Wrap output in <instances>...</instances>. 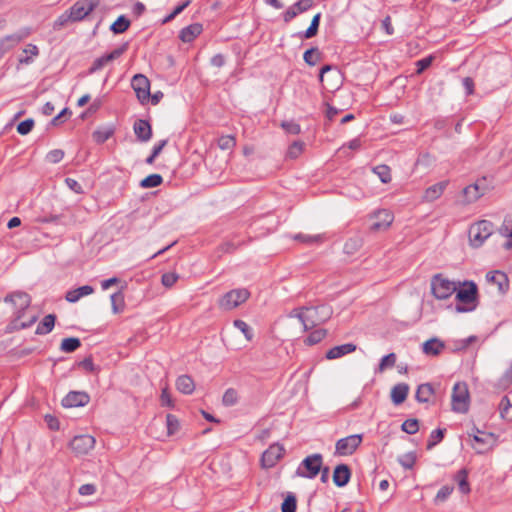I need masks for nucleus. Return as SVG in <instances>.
Returning a JSON list of instances; mask_svg holds the SVG:
<instances>
[{
	"mask_svg": "<svg viewBox=\"0 0 512 512\" xmlns=\"http://www.w3.org/2000/svg\"><path fill=\"white\" fill-rule=\"evenodd\" d=\"M167 434L169 436L175 435L180 429V422L173 414L166 415Z\"/></svg>",
	"mask_w": 512,
	"mask_h": 512,
	"instance_id": "obj_49",
	"label": "nucleus"
},
{
	"mask_svg": "<svg viewBox=\"0 0 512 512\" xmlns=\"http://www.w3.org/2000/svg\"><path fill=\"white\" fill-rule=\"evenodd\" d=\"M281 127L288 134L298 135L301 132L300 125L298 123H296L295 121H282Z\"/></svg>",
	"mask_w": 512,
	"mask_h": 512,
	"instance_id": "obj_59",
	"label": "nucleus"
},
{
	"mask_svg": "<svg viewBox=\"0 0 512 512\" xmlns=\"http://www.w3.org/2000/svg\"><path fill=\"white\" fill-rule=\"evenodd\" d=\"M446 429L445 428H437L433 430L429 436L428 442H427V449L431 450L433 447H435L438 443H440L445 436Z\"/></svg>",
	"mask_w": 512,
	"mask_h": 512,
	"instance_id": "obj_40",
	"label": "nucleus"
},
{
	"mask_svg": "<svg viewBox=\"0 0 512 512\" xmlns=\"http://www.w3.org/2000/svg\"><path fill=\"white\" fill-rule=\"evenodd\" d=\"M129 43L125 42L118 48L114 49L112 52L105 54L99 58H96L91 67L89 68V74H93L99 70H101L107 63L118 59L121 55H123L128 49Z\"/></svg>",
	"mask_w": 512,
	"mask_h": 512,
	"instance_id": "obj_12",
	"label": "nucleus"
},
{
	"mask_svg": "<svg viewBox=\"0 0 512 512\" xmlns=\"http://www.w3.org/2000/svg\"><path fill=\"white\" fill-rule=\"evenodd\" d=\"M163 183V177L160 174H150L140 181L141 188H154Z\"/></svg>",
	"mask_w": 512,
	"mask_h": 512,
	"instance_id": "obj_39",
	"label": "nucleus"
},
{
	"mask_svg": "<svg viewBox=\"0 0 512 512\" xmlns=\"http://www.w3.org/2000/svg\"><path fill=\"white\" fill-rule=\"evenodd\" d=\"M434 394V388L430 383L420 384L416 390L415 398L419 403H427Z\"/></svg>",
	"mask_w": 512,
	"mask_h": 512,
	"instance_id": "obj_31",
	"label": "nucleus"
},
{
	"mask_svg": "<svg viewBox=\"0 0 512 512\" xmlns=\"http://www.w3.org/2000/svg\"><path fill=\"white\" fill-rule=\"evenodd\" d=\"M458 288V281H450L441 273L435 274L431 278V292L439 300L448 299Z\"/></svg>",
	"mask_w": 512,
	"mask_h": 512,
	"instance_id": "obj_3",
	"label": "nucleus"
},
{
	"mask_svg": "<svg viewBox=\"0 0 512 512\" xmlns=\"http://www.w3.org/2000/svg\"><path fill=\"white\" fill-rule=\"evenodd\" d=\"M486 279L488 282H491L497 285L499 291L501 293H505L509 289V279L508 276L499 270L488 272L486 275Z\"/></svg>",
	"mask_w": 512,
	"mask_h": 512,
	"instance_id": "obj_21",
	"label": "nucleus"
},
{
	"mask_svg": "<svg viewBox=\"0 0 512 512\" xmlns=\"http://www.w3.org/2000/svg\"><path fill=\"white\" fill-rule=\"evenodd\" d=\"M178 278H179V276L176 273H173V272L164 273L161 277V283L165 287L171 288L176 283Z\"/></svg>",
	"mask_w": 512,
	"mask_h": 512,
	"instance_id": "obj_62",
	"label": "nucleus"
},
{
	"mask_svg": "<svg viewBox=\"0 0 512 512\" xmlns=\"http://www.w3.org/2000/svg\"><path fill=\"white\" fill-rule=\"evenodd\" d=\"M327 335L326 329H317L312 331L304 340L306 345L312 346L321 342Z\"/></svg>",
	"mask_w": 512,
	"mask_h": 512,
	"instance_id": "obj_44",
	"label": "nucleus"
},
{
	"mask_svg": "<svg viewBox=\"0 0 512 512\" xmlns=\"http://www.w3.org/2000/svg\"><path fill=\"white\" fill-rule=\"evenodd\" d=\"M376 216L377 217L385 216V221L374 222L370 227V230L373 232L387 229L393 221V217H392L391 213L388 212L387 210L378 211Z\"/></svg>",
	"mask_w": 512,
	"mask_h": 512,
	"instance_id": "obj_33",
	"label": "nucleus"
},
{
	"mask_svg": "<svg viewBox=\"0 0 512 512\" xmlns=\"http://www.w3.org/2000/svg\"><path fill=\"white\" fill-rule=\"evenodd\" d=\"M64 155H65V153L63 150L54 149L47 153L46 160L50 163L56 164V163H59L63 159Z\"/></svg>",
	"mask_w": 512,
	"mask_h": 512,
	"instance_id": "obj_61",
	"label": "nucleus"
},
{
	"mask_svg": "<svg viewBox=\"0 0 512 512\" xmlns=\"http://www.w3.org/2000/svg\"><path fill=\"white\" fill-rule=\"evenodd\" d=\"M202 31L203 26L201 23L190 24L180 30L179 39L184 43H191Z\"/></svg>",
	"mask_w": 512,
	"mask_h": 512,
	"instance_id": "obj_22",
	"label": "nucleus"
},
{
	"mask_svg": "<svg viewBox=\"0 0 512 512\" xmlns=\"http://www.w3.org/2000/svg\"><path fill=\"white\" fill-rule=\"evenodd\" d=\"M130 20L125 15H120L110 26L114 34H122L130 27Z\"/></svg>",
	"mask_w": 512,
	"mask_h": 512,
	"instance_id": "obj_34",
	"label": "nucleus"
},
{
	"mask_svg": "<svg viewBox=\"0 0 512 512\" xmlns=\"http://www.w3.org/2000/svg\"><path fill=\"white\" fill-rule=\"evenodd\" d=\"M191 1L192 0H185L182 3L178 4L173 9V11L162 20V24H167L171 22L177 15L182 13L190 5Z\"/></svg>",
	"mask_w": 512,
	"mask_h": 512,
	"instance_id": "obj_50",
	"label": "nucleus"
},
{
	"mask_svg": "<svg viewBox=\"0 0 512 512\" xmlns=\"http://www.w3.org/2000/svg\"><path fill=\"white\" fill-rule=\"evenodd\" d=\"M68 22H72V18L67 10L56 19L54 22V29H59L65 26Z\"/></svg>",
	"mask_w": 512,
	"mask_h": 512,
	"instance_id": "obj_64",
	"label": "nucleus"
},
{
	"mask_svg": "<svg viewBox=\"0 0 512 512\" xmlns=\"http://www.w3.org/2000/svg\"><path fill=\"white\" fill-rule=\"evenodd\" d=\"M81 346V341L77 337L64 338L61 342L60 349L65 353H72Z\"/></svg>",
	"mask_w": 512,
	"mask_h": 512,
	"instance_id": "obj_37",
	"label": "nucleus"
},
{
	"mask_svg": "<svg viewBox=\"0 0 512 512\" xmlns=\"http://www.w3.org/2000/svg\"><path fill=\"white\" fill-rule=\"evenodd\" d=\"M249 297L250 292L246 288L233 289L221 297L219 306L223 310H232L246 302Z\"/></svg>",
	"mask_w": 512,
	"mask_h": 512,
	"instance_id": "obj_8",
	"label": "nucleus"
},
{
	"mask_svg": "<svg viewBox=\"0 0 512 512\" xmlns=\"http://www.w3.org/2000/svg\"><path fill=\"white\" fill-rule=\"evenodd\" d=\"M356 348H357L356 345L353 343H345L342 345H338V346H335V347L329 349L326 352L325 357L328 360L338 359L347 354L354 352L356 350Z\"/></svg>",
	"mask_w": 512,
	"mask_h": 512,
	"instance_id": "obj_24",
	"label": "nucleus"
},
{
	"mask_svg": "<svg viewBox=\"0 0 512 512\" xmlns=\"http://www.w3.org/2000/svg\"><path fill=\"white\" fill-rule=\"evenodd\" d=\"M113 134L114 130L112 128H102L95 130L92 136L96 143L102 144L106 142Z\"/></svg>",
	"mask_w": 512,
	"mask_h": 512,
	"instance_id": "obj_46",
	"label": "nucleus"
},
{
	"mask_svg": "<svg viewBox=\"0 0 512 512\" xmlns=\"http://www.w3.org/2000/svg\"><path fill=\"white\" fill-rule=\"evenodd\" d=\"M352 471L347 464H338L333 471V482L337 487L346 486L351 479Z\"/></svg>",
	"mask_w": 512,
	"mask_h": 512,
	"instance_id": "obj_20",
	"label": "nucleus"
},
{
	"mask_svg": "<svg viewBox=\"0 0 512 512\" xmlns=\"http://www.w3.org/2000/svg\"><path fill=\"white\" fill-rule=\"evenodd\" d=\"M432 61H433L432 56H428V57L418 60L416 62V67H417L416 73L421 74L424 70H426L427 68H429L431 66Z\"/></svg>",
	"mask_w": 512,
	"mask_h": 512,
	"instance_id": "obj_63",
	"label": "nucleus"
},
{
	"mask_svg": "<svg viewBox=\"0 0 512 512\" xmlns=\"http://www.w3.org/2000/svg\"><path fill=\"white\" fill-rule=\"evenodd\" d=\"M3 301L13 305L14 321H19L24 316L25 311L29 308L31 304V297L24 291H15L7 294Z\"/></svg>",
	"mask_w": 512,
	"mask_h": 512,
	"instance_id": "obj_7",
	"label": "nucleus"
},
{
	"mask_svg": "<svg viewBox=\"0 0 512 512\" xmlns=\"http://www.w3.org/2000/svg\"><path fill=\"white\" fill-rule=\"evenodd\" d=\"M238 402V393L235 389L229 388L225 391L222 397V403L224 406H233Z\"/></svg>",
	"mask_w": 512,
	"mask_h": 512,
	"instance_id": "obj_53",
	"label": "nucleus"
},
{
	"mask_svg": "<svg viewBox=\"0 0 512 512\" xmlns=\"http://www.w3.org/2000/svg\"><path fill=\"white\" fill-rule=\"evenodd\" d=\"M236 145V140L232 135H223L218 139V146L222 150L232 149Z\"/></svg>",
	"mask_w": 512,
	"mask_h": 512,
	"instance_id": "obj_55",
	"label": "nucleus"
},
{
	"mask_svg": "<svg viewBox=\"0 0 512 512\" xmlns=\"http://www.w3.org/2000/svg\"><path fill=\"white\" fill-rule=\"evenodd\" d=\"M445 348V344L438 338H431L422 345L423 353L426 355L437 356Z\"/></svg>",
	"mask_w": 512,
	"mask_h": 512,
	"instance_id": "obj_25",
	"label": "nucleus"
},
{
	"mask_svg": "<svg viewBox=\"0 0 512 512\" xmlns=\"http://www.w3.org/2000/svg\"><path fill=\"white\" fill-rule=\"evenodd\" d=\"M176 387L183 394H191L195 390L193 379L189 375H181L177 378Z\"/></svg>",
	"mask_w": 512,
	"mask_h": 512,
	"instance_id": "obj_30",
	"label": "nucleus"
},
{
	"mask_svg": "<svg viewBox=\"0 0 512 512\" xmlns=\"http://www.w3.org/2000/svg\"><path fill=\"white\" fill-rule=\"evenodd\" d=\"M409 392V385L406 383H398L391 390V400L394 405L402 404Z\"/></svg>",
	"mask_w": 512,
	"mask_h": 512,
	"instance_id": "obj_26",
	"label": "nucleus"
},
{
	"mask_svg": "<svg viewBox=\"0 0 512 512\" xmlns=\"http://www.w3.org/2000/svg\"><path fill=\"white\" fill-rule=\"evenodd\" d=\"M361 434H353L339 439L335 445V455L347 456L352 455L362 443Z\"/></svg>",
	"mask_w": 512,
	"mask_h": 512,
	"instance_id": "obj_10",
	"label": "nucleus"
},
{
	"mask_svg": "<svg viewBox=\"0 0 512 512\" xmlns=\"http://www.w3.org/2000/svg\"><path fill=\"white\" fill-rule=\"evenodd\" d=\"M469 404L470 394L467 384L465 382L455 383L451 395L452 410L456 413H467Z\"/></svg>",
	"mask_w": 512,
	"mask_h": 512,
	"instance_id": "obj_5",
	"label": "nucleus"
},
{
	"mask_svg": "<svg viewBox=\"0 0 512 512\" xmlns=\"http://www.w3.org/2000/svg\"><path fill=\"white\" fill-rule=\"evenodd\" d=\"M131 86L136 93L137 99L141 104L149 101L150 98V81L143 74H136L131 80Z\"/></svg>",
	"mask_w": 512,
	"mask_h": 512,
	"instance_id": "obj_11",
	"label": "nucleus"
},
{
	"mask_svg": "<svg viewBox=\"0 0 512 512\" xmlns=\"http://www.w3.org/2000/svg\"><path fill=\"white\" fill-rule=\"evenodd\" d=\"M373 172L380 178L382 183L387 184L391 182V169L388 165H377L373 168Z\"/></svg>",
	"mask_w": 512,
	"mask_h": 512,
	"instance_id": "obj_41",
	"label": "nucleus"
},
{
	"mask_svg": "<svg viewBox=\"0 0 512 512\" xmlns=\"http://www.w3.org/2000/svg\"><path fill=\"white\" fill-rule=\"evenodd\" d=\"M297 499L293 493H288L284 501L281 504L282 512H296Z\"/></svg>",
	"mask_w": 512,
	"mask_h": 512,
	"instance_id": "obj_47",
	"label": "nucleus"
},
{
	"mask_svg": "<svg viewBox=\"0 0 512 512\" xmlns=\"http://www.w3.org/2000/svg\"><path fill=\"white\" fill-rule=\"evenodd\" d=\"M484 182L485 178L482 180H477L474 184H471L463 189L466 202L473 203L485 194L487 187L484 185Z\"/></svg>",
	"mask_w": 512,
	"mask_h": 512,
	"instance_id": "obj_17",
	"label": "nucleus"
},
{
	"mask_svg": "<svg viewBox=\"0 0 512 512\" xmlns=\"http://www.w3.org/2000/svg\"><path fill=\"white\" fill-rule=\"evenodd\" d=\"M396 359L397 358H396V354L395 353H389V354L385 355L380 360V363H379V366H378L379 372H383L387 368L394 367V365L396 363Z\"/></svg>",
	"mask_w": 512,
	"mask_h": 512,
	"instance_id": "obj_54",
	"label": "nucleus"
},
{
	"mask_svg": "<svg viewBox=\"0 0 512 512\" xmlns=\"http://www.w3.org/2000/svg\"><path fill=\"white\" fill-rule=\"evenodd\" d=\"M113 313L122 312L125 307L124 294L121 290L113 293L110 297Z\"/></svg>",
	"mask_w": 512,
	"mask_h": 512,
	"instance_id": "obj_38",
	"label": "nucleus"
},
{
	"mask_svg": "<svg viewBox=\"0 0 512 512\" xmlns=\"http://www.w3.org/2000/svg\"><path fill=\"white\" fill-rule=\"evenodd\" d=\"M133 131L140 142H148L153 135L151 125L145 119H137L133 124Z\"/></svg>",
	"mask_w": 512,
	"mask_h": 512,
	"instance_id": "obj_19",
	"label": "nucleus"
},
{
	"mask_svg": "<svg viewBox=\"0 0 512 512\" xmlns=\"http://www.w3.org/2000/svg\"><path fill=\"white\" fill-rule=\"evenodd\" d=\"M417 460L415 452H408L398 458L399 464L406 470H410L414 467Z\"/></svg>",
	"mask_w": 512,
	"mask_h": 512,
	"instance_id": "obj_45",
	"label": "nucleus"
},
{
	"mask_svg": "<svg viewBox=\"0 0 512 512\" xmlns=\"http://www.w3.org/2000/svg\"><path fill=\"white\" fill-rule=\"evenodd\" d=\"M475 431L477 434L473 435V440L478 444V446H475L477 453H483L486 449V446L490 443V440L493 437L492 433H482L479 429L475 428Z\"/></svg>",
	"mask_w": 512,
	"mask_h": 512,
	"instance_id": "obj_32",
	"label": "nucleus"
},
{
	"mask_svg": "<svg viewBox=\"0 0 512 512\" xmlns=\"http://www.w3.org/2000/svg\"><path fill=\"white\" fill-rule=\"evenodd\" d=\"M500 415L503 419L512 420V405L510 399L507 396L502 397L499 404Z\"/></svg>",
	"mask_w": 512,
	"mask_h": 512,
	"instance_id": "obj_42",
	"label": "nucleus"
},
{
	"mask_svg": "<svg viewBox=\"0 0 512 512\" xmlns=\"http://www.w3.org/2000/svg\"><path fill=\"white\" fill-rule=\"evenodd\" d=\"M234 326L239 329L245 336L247 340H252L253 333L250 326L243 320L237 319L234 321Z\"/></svg>",
	"mask_w": 512,
	"mask_h": 512,
	"instance_id": "obj_56",
	"label": "nucleus"
},
{
	"mask_svg": "<svg viewBox=\"0 0 512 512\" xmlns=\"http://www.w3.org/2000/svg\"><path fill=\"white\" fill-rule=\"evenodd\" d=\"M304 317V330L308 331L315 326L326 322L332 316V308L327 305L306 307Z\"/></svg>",
	"mask_w": 512,
	"mask_h": 512,
	"instance_id": "obj_2",
	"label": "nucleus"
},
{
	"mask_svg": "<svg viewBox=\"0 0 512 512\" xmlns=\"http://www.w3.org/2000/svg\"><path fill=\"white\" fill-rule=\"evenodd\" d=\"M23 53H25V54H26V56L21 57V58L19 59V62H20L21 64H26V65H28V64L32 63V61H33L31 56H37V55L39 54V49H38V47H37L36 45H34V44H28V45L24 48Z\"/></svg>",
	"mask_w": 512,
	"mask_h": 512,
	"instance_id": "obj_48",
	"label": "nucleus"
},
{
	"mask_svg": "<svg viewBox=\"0 0 512 512\" xmlns=\"http://www.w3.org/2000/svg\"><path fill=\"white\" fill-rule=\"evenodd\" d=\"M56 315L48 314L46 315L42 321L38 324L35 333L38 335H46L50 333L55 325Z\"/></svg>",
	"mask_w": 512,
	"mask_h": 512,
	"instance_id": "obj_29",
	"label": "nucleus"
},
{
	"mask_svg": "<svg viewBox=\"0 0 512 512\" xmlns=\"http://www.w3.org/2000/svg\"><path fill=\"white\" fill-rule=\"evenodd\" d=\"M303 147H304L303 142L294 141L288 148L287 156L291 159L297 158L301 154Z\"/></svg>",
	"mask_w": 512,
	"mask_h": 512,
	"instance_id": "obj_58",
	"label": "nucleus"
},
{
	"mask_svg": "<svg viewBox=\"0 0 512 512\" xmlns=\"http://www.w3.org/2000/svg\"><path fill=\"white\" fill-rule=\"evenodd\" d=\"M323 465V456L315 453L305 457L296 470V475L302 478L314 479Z\"/></svg>",
	"mask_w": 512,
	"mask_h": 512,
	"instance_id": "obj_6",
	"label": "nucleus"
},
{
	"mask_svg": "<svg viewBox=\"0 0 512 512\" xmlns=\"http://www.w3.org/2000/svg\"><path fill=\"white\" fill-rule=\"evenodd\" d=\"M401 429L409 435L416 434L419 430V422L415 418L407 419L402 423Z\"/></svg>",
	"mask_w": 512,
	"mask_h": 512,
	"instance_id": "obj_52",
	"label": "nucleus"
},
{
	"mask_svg": "<svg viewBox=\"0 0 512 512\" xmlns=\"http://www.w3.org/2000/svg\"><path fill=\"white\" fill-rule=\"evenodd\" d=\"M100 4L99 0H78L68 10L72 22H78L87 17Z\"/></svg>",
	"mask_w": 512,
	"mask_h": 512,
	"instance_id": "obj_9",
	"label": "nucleus"
},
{
	"mask_svg": "<svg viewBox=\"0 0 512 512\" xmlns=\"http://www.w3.org/2000/svg\"><path fill=\"white\" fill-rule=\"evenodd\" d=\"M285 449L282 445L276 443L270 445L261 456V464L264 468H272L282 458Z\"/></svg>",
	"mask_w": 512,
	"mask_h": 512,
	"instance_id": "obj_14",
	"label": "nucleus"
},
{
	"mask_svg": "<svg viewBox=\"0 0 512 512\" xmlns=\"http://www.w3.org/2000/svg\"><path fill=\"white\" fill-rule=\"evenodd\" d=\"M453 486L444 485L442 486L436 494L434 499L435 503L444 502L448 499V497L453 492Z\"/></svg>",
	"mask_w": 512,
	"mask_h": 512,
	"instance_id": "obj_57",
	"label": "nucleus"
},
{
	"mask_svg": "<svg viewBox=\"0 0 512 512\" xmlns=\"http://www.w3.org/2000/svg\"><path fill=\"white\" fill-rule=\"evenodd\" d=\"M90 401L86 392L71 391L63 399L62 405L66 408L83 407Z\"/></svg>",
	"mask_w": 512,
	"mask_h": 512,
	"instance_id": "obj_16",
	"label": "nucleus"
},
{
	"mask_svg": "<svg viewBox=\"0 0 512 512\" xmlns=\"http://www.w3.org/2000/svg\"><path fill=\"white\" fill-rule=\"evenodd\" d=\"M321 20V13H317L311 20L310 26L302 32L296 34L301 39H310L317 35Z\"/></svg>",
	"mask_w": 512,
	"mask_h": 512,
	"instance_id": "obj_27",
	"label": "nucleus"
},
{
	"mask_svg": "<svg viewBox=\"0 0 512 512\" xmlns=\"http://www.w3.org/2000/svg\"><path fill=\"white\" fill-rule=\"evenodd\" d=\"M313 0H298L283 13V20L289 23L298 14L304 13L313 6Z\"/></svg>",
	"mask_w": 512,
	"mask_h": 512,
	"instance_id": "obj_18",
	"label": "nucleus"
},
{
	"mask_svg": "<svg viewBox=\"0 0 512 512\" xmlns=\"http://www.w3.org/2000/svg\"><path fill=\"white\" fill-rule=\"evenodd\" d=\"M454 481L457 482L459 491L462 494H469L471 489L468 482V470L466 468L460 469L454 476Z\"/></svg>",
	"mask_w": 512,
	"mask_h": 512,
	"instance_id": "obj_28",
	"label": "nucleus"
},
{
	"mask_svg": "<svg viewBox=\"0 0 512 512\" xmlns=\"http://www.w3.org/2000/svg\"><path fill=\"white\" fill-rule=\"evenodd\" d=\"M321 53L317 47H312L304 52L303 59L309 66H314L320 60Z\"/></svg>",
	"mask_w": 512,
	"mask_h": 512,
	"instance_id": "obj_43",
	"label": "nucleus"
},
{
	"mask_svg": "<svg viewBox=\"0 0 512 512\" xmlns=\"http://www.w3.org/2000/svg\"><path fill=\"white\" fill-rule=\"evenodd\" d=\"M95 446V438L91 435H77L70 441V448L77 455H85Z\"/></svg>",
	"mask_w": 512,
	"mask_h": 512,
	"instance_id": "obj_13",
	"label": "nucleus"
},
{
	"mask_svg": "<svg viewBox=\"0 0 512 512\" xmlns=\"http://www.w3.org/2000/svg\"><path fill=\"white\" fill-rule=\"evenodd\" d=\"M293 240L307 244L312 245L314 243H320L324 240V236L322 234L317 235H308L304 233H297L292 236Z\"/></svg>",
	"mask_w": 512,
	"mask_h": 512,
	"instance_id": "obj_35",
	"label": "nucleus"
},
{
	"mask_svg": "<svg viewBox=\"0 0 512 512\" xmlns=\"http://www.w3.org/2000/svg\"><path fill=\"white\" fill-rule=\"evenodd\" d=\"M168 140L163 139L160 140L157 144L152 148L151 154L146 158L145 162L149 165H152L156 159V157L162 152L163 148L167 145Z\"/></svg>",
	"mask_w": 512,
	"mask_h": 512,
	"instance_id": "obj_51",
	"label": "nucleus"
},
{
	"mask_svg": "<svg viewBox=\"0 0 512 512\" xmlns=\"http://www.w3.org/2000/svg\"><path fill=\"white\" fill-rule=\"evenodd\" d=\"M457 313L474 311L479 303V291L477 284L472 280L458 281V288L455 291Z\"/></svg>",
	"mask_w": 512,
	"mask_h": 512,
	"instance_id": "obj_1",
	"label": "nucleus"
},
{
	"mask_svg": "<svg viewBox=\"0 0 512 512\" xmlns=\"http://www.w3.org/2000/svg\"><path fill=\"white\" fill-rule=\"evenodd\" d=\"M449 182L447 180L438 182L432 186H429L423 195V200L426 202H433L437 200L447 188Z\"/></svg>",
	"mask_w": 512,
	"mask_h": 512,
	"instance_id": "obj_23",
	"label": "nucleus"
},
{
	"mask_svg": "<svg viewBox=\"0 0 512 512\" xmlns=\"http://www.w3.org/2000/svg\"><path fill=\"white\" fill-rule=\"evenodd\" d=\"M494 225L488 220H481L472 224L468 231L469 242L473 248H479L485 240L492 235Z\"/></svg>",
	"mask_w": 512,
	"mask_h": 512,
	"instance_id": "obj_4",
	"label": "nucleus"
},
{
	"mask_svg": "<svg viewBox=\"0 0 512 512\" xmlns=\"http://www.w3.org/2000/svg\"><path fill=\"white\" fill-rule=\"evenodd\" d=\"M34 127V120L32 118H28L24 121H21L17 125V132L21 135H27L31 132Z\"/></svg>",
	"mask_w": 512,
	"mask_h": 512,
	"instance_id": "obj_60",
	"label": "nucleus"
},
{
	"mask_svg": "<svg viewBox=\"0 0 512 512\" xmlns=\"http://www.w3.org/2000/svg\"><path fill=\"white\" fill-rule=\"evenodd\" d=\"M30 35L29 28H22L16 33L7 35L0 40V50L3 52L9 51L17 44H19L23 39L27 38Z\"/></svg>",
	"mask_w": 512,
	"mask_h": 512,
	"instance_id": "obj_15",
	"label": "nucleus"
},
{
	"mask_svg": "<svg viewBox=\"0 0 512 512\" xmlns=\"http://www.w3.org/2000/svg\"><path fill=\"white\" fill-rule=\"evenodd\" d=\"M362 245L363 241L360 237H351L344 244V253L347 255H353L362 247Z\"/></svg>",
	"mask_w": 512,
	"mask_h": 512,
	"instance_id": "obj_36",
	"label": "nucleus"
}]
</instances>
